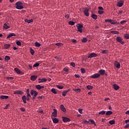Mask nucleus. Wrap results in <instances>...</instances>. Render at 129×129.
Instances as JSON below:
<instances>
[{
	"instance_id": "obj_64",
	"label": "nucleus",
	"mask_w": 129,
	"mask_h": 129,
	"mask_svg": "<svg viewBox=\"0 0 129 129\" xmlns=\"http://www.w3.org/2000/svg\"><path fill=\"white\" fill-rule=\"evenodd\" d=\"M79 112H80V113L82 114L83 113L82 109H79Z\"/></svg>"
},
{
	"instance_id": "obj_9",
	"label": "nucleus",
	"mask_w": 129,
	"mask_h": 129,
	"mask_svg": "<svg viewBox=\"0 0 129 129\" xmlns=\"http://www.w3.org/2000/svg\"><path fill=\"white\" fill-rule=\"evenodd\" d=\"M62 119L63 122H69L71 121V119L70 118L67 117H62Z\"/></svg>"
},
{
	"instance_id": "obj_16",
	"label": "nucleus",
	"mask_w": 129,
	"mask_h": 129,
	"mask_svg": "<svg viewBox=\"0 0 129 129\" xmlns=\"http://www.w3.org/2000/svg\"><path fill=\"white\" fill-rule=\"evenodd\" d=\"M110 23L111 24H113V25H115V24H119V22H117V21H115L114 20H111L110 21Z\"/></svg>"
},
{
	"instance_id": "obj_59",
	"label": "nucleus",
	"mask_w": 129,
	"mask_h": 129,
	"mask_svg": "<svg viewBox=\"0 0 129 129\" xmlns=\"http://www.w3.org/2000/svg\"><path fill=\"white\" fill-rule=\"evenodd\" d=\"M105 22H109V23H110V22H111V20H109V19H106V20H105Z\"/></svg>"
},
{
	"instance_id": "obj_11",
	"label": "nucleus",
	"mask_w": 129,
	"mask_h": 129,
	"mask_svg": "<svg viewBox=\"0 0 129 129\" xmlns=\"http://www.w3.org/2000/svg\"><path fill=\"white\" fill-rule=\"evenodd\" d=\"M53 112H52V116H53L55 117H57V111L56 109H53Z\"/></svg>"
},
{
	"instance_id": "obj_40",
	"label": "nucleus",
	"mask_w": 129,
	"mask_h": 129,
	"mask_svg": "<svg viewBox=\"0 0 129 129\" xmlns=\"http://www.w3.org/2000/svg\"><path fill=\"white\" fill-rule=\"evenodd\" d=\"M4 28L5 29H6V30H7L8 29H9L10 28V26H8L7 25V24H4Z\"/></svg>"
},
{
	"instance_id": "obj_18",
	"label": "nucleus",
	"mask_w": 129,
	"mask_h": 129,
	"mask_svg": "<svg viewBox=\"0 0 129 129\" xmlns=\"http://www.w3.org/2000/svg\"><path fill=\"white\" fill-rule=\"evenodd\" d=\"M16 36V35L15 33H12L9 34L8 36L7 37V39H10V38H11V37Z\"/></svg>"
},
{
	"instance_id": "obj_20",
	"label": "nucleus",
	"mask_w": 129,
	"mask_h": 129,
	"mask_svg": "<svg viewBox=\"0 0 129 129\" xmlns=\"http://www.w3.org/2000/svg\"><path fill=\"white\" fill-rule=\"evenodd\" d=\"M10 47H11V45L9 44H5L4 45V47L5 49H9Z\"/></svg>"
},
{
	"instance_id": "obj_31",
	"label": "nucleus",
	"mask_w": 129,
	"mask_h": 129,
	"mask_svg": "<svg viewBox=\"0 0 129 129\" xmlns=\"http://www.w3.org/2000/svg\"><path fill=\"white\" fill-rule=\"evenodd\" d=\"M23 3H21V1H18L15 4V6H20L22 5Z\"/></svg>"
},
{
	"instance_id": "obj_7",
	"label": "nucleus",
	"mask_w": 129,
	"mask_h": 129,
	"mask_svg": "<svg viewBox=\"0 0 129 129\" xmlns=\"http://www.w3.org/2000/svg\"><path fill=\"white\" fill-rule=\"evenodd\" d=\"M97 56V54L95 53H92L89 54L88 58H93V57H96Z\"/></svg>"
},
{
	"instance_id": "obj_50",
	"label": "nucleus",
	"mask_w": 129,
	"mask_h": 129,
	"mask_svg": "<svg viewBox=\"0 0 129 129\" xmlns=\"http://www.w3.org/2000/svg\"><path fill=\"white\" fill-rule=\"evenodd\" d=\"M98 13L99 15H102L103 14L104 12L103 11V10H99Z\"/></svg>"
},
{
	"instance_id": "obj_13",
	"label": "nucleus",
	"mask_w": 129,
	"mask_h": 129,
	"mask_svg": "<svg viewBox=\"0 0 129 129\" xmlns=\"http://www.w3.org/2000/svg\"><path fill=\"white\" fill-rule=\"evenodd\" d=\"M52 121L54 122V123L56 124L59 122V119L57 118H52Z\"/></svg>"
},
{
	"instance_id": "obj_39",
	"label": "nucleus",
	"mask_w": 129,
	"mask_h": 129,
	"mask_svg": "<svg viewBox=\"0 0 129 129\" xmlns=\"http://www.w3.org/2000/svg\"><path fill=\"white\" fill-rule=\"evenodd\" d=\"M89 121L91 122V123L94 124L95 125H96V123L95 122L94 120H93V119H89Z\"/></svg>"
},
{
	"instance_id": "obj_58",
	"label": "nucleus",
	"mask_w": 129,
	"mask_h": 129,
	"mask_svg": "<svg viewBox=\"0 0 129 129\" xmlns=\"http://www.w3.org/2000/svg\"><path fill=\"white\" fill-rule=\"evenodd\" d=\"M63 71H65L66 72H68L69 71V70L66 68L63 69Z\"/></svg>"
},
{
	"instance_id": "obj_3",
	"label": "nucleus",
	"mask_w": 129,
	"mask_h": 129,
	"mask_svg": "<svg viewBox=\"0 0 129 129\" xmlns=\"http://www.w3.org/2000/svg\"><path fill=\"white\" fill-rule=\"evenodd\" d=\"M114 66L117 69H120V63L119 62H118L117 60H116L114 62Z\"/></svg>"
},
{
	"instance_id": "obj_19",
	"label": "nucleus",
	"mask_w": 129,
	"mask_h": 129,
	"mask_svg": "<svg viewBox=\"0 0 129 129\" xmlns=\"http://www.w3.org/2000/svg\"><path fill=\"white\" fill-rule=\"evenodd\" d=\"M16 8L17 9V10H22L24 9V7L22 5H18L16 6Z\"/></svg>"
},
{
	"instance_id": "obj_23",
	"label": "nucleus",
	"mask_w": 129,
	"mask_h": 129,
	"mask_svg": "<svg viewBox=\"0 0 129 129\" xmlns=\"http://www.w3.org/2000/svg\"><path fill=\"white\" fill-rule=\"evenodd\" d=\"M22 100L23 101V103H27V98L25 96V95H24L23 97H22Z\"/></svg>"
},
{
	"instance_id": "obj_44",
	"label": "nucleus",
	"mask_w": 129,
	"mask_h": 129,
	"mask_svg": "<svg viewBox=\"0 0 129 129\" xmlns=\"http://www.w3.org/2000/svg\"><path fill=\"white\" fill-rule=\"evenodd\" d=\"M105 113H106V111L104 110L101 111L98 113L99 114H104Z\"/></svg>"
},
{
	"instance_id": "obj_2",
	"label": "nucleus",
	"mask_w": 129,
	"mask_h": 129,
	"mask_svg": "<svg viewBox=\"0 0 129 129\" xmlns=\"http://www.w3.org/2000/svg\"><path fill=\"white\" fill-rule=\"evenodd\" d=\"M116 40L117 41V42L121 43L122 45L124 44V41H122L123 39L120 36L116 37Z\"/></svg>"
},
{
	"instance_id": "obj_41",
	"label": "nucleus",
	"mask_w": 129,
	"mask_h": 129,
	"mask_svg": "<svg viewBox=\"0 0 129 129\" xmlns=\"http://www.w3.org/2000/svg\"><path fill=\"white\" fill-rule=\"evenodd\" d=\"M56 87H57L58 89H62L64 88V87L62 86L56 85Z\"/></svg>"
},
{
	"instance_id": "obj_53",
	"label": "nucleus",
	"mask_w": 129,
	"mask_h": 129,
	"mask_svg": "<svg viewBox=\"0 0 129 129\" xmlns=\"http://www.w3.org/2000/svg\"><path fill=\"white\" fill-rule=\"evenodd\" d=\"M81 73H85V69L84 68L81 69Z\"/></svg>"
},
{
	"instance_id": "obj_34",
	"label": "nucleus",
	"mask_w": 129,
	"mask_h": 129,
	"mask_svg": "<svg viewBox=\"0 0 129 129\" xmlns=\"http://www.w3.org/2000/svg\"><path fill=\"white\" fill-rule=\"evenodd\" d=\"M93 88V87L91 85H88L87 86V89H88L89 90H91Z\"/></svg>"
},
{
	"instance_id": "obj_37",
	"label": "nucleus",
	"mask_w": 129,
	"mask_h": 129,
	"mask_svg": "<svg viewBox=\"0 0 129 129\" xmlns=\"http://www.w3.org/2000/svg\"><path fill=\"white\" fill-rule=\"evenodd\" d=\"M11 59V57L9 56H6L5 58V60L6 61H8L9 60Z\"/></svg>"
},
{
	"instance_id": "obj_22",
	"label": "nucleus",
	"mask_w": 129,
	"mask_h": 129,
	"mask_svg": "<svg viewBox=\"0 0 129 129\" xmlns=\"http://www.w3.org/2000/svg\"><path fill=\"white\" fill-rule=\"evenodd\" d=\"M113 87L115 91H117L119 89V87L116 84H114Z\"/></svg>"
},
{
	"instance_id": "obj_46",
	"label": "nucleus",
	"mask_w": 129,
	"mask_h": 129,
	"mask_svg": "<svg viewBox=\"0 0 129 129\" xmlns=\"http://www.w3.org/2000/svg\"><path fill=\"white\" fill-rule=\"evenodd\" d=\"M30 53H31V54L32 55L34 54L35 51L32 48L30 49Z\"/></svg>"
},
{
	"instance_id": "obj_17",
	"label": "nucleus",
	"mask_w": 129,
	"mask_h": 129,
	"mask_svg": "<svg viewBox=\"0 0 129 129\" xmlns=\"http://www.w3.org/2000/svg\"><path fill=\"white\" fill-rule=\"evenodd\" d=\"M1 99L2 100L8 99H9V96H8V95H1Z\"/></svg>"
},
{
	"instance_id": "obj_33",
	"label": "nucleus",
	"mask_w": 129,
	"mask_h": 129,
	"mask_svg": "<svg viewBox=\"0 0 129 129\" xmlns=\"http://www.w3.org/2000/svg\"><path fill=\"white\" fill-rule=\"evenodd\" d=\"M35 46L37 47H40L41 46V44L39 43L38 42L35 43Z\"/></svg>"
},
{
	"instance_id": "obj_30",
	"label": "nucleus",
	"mask_w": 129,
	"mask_h": 129,
	"mask_svg": "<svg viewBox=\"0 0 129 129\" xmlns=\"http://www.w3.org/2000/svg\"><path fill=\"white\" fill-rule=\"evenodd\" d=\"M63 45V44L61 43L60 42H58L57 43H55V45L57 46H58V47L62 46Z\"/></svg>"
},
{
	"instance_id": "obj_4",
	"label": "nucleus",
	"mask_w": 129,
	"mask_h": 129,
	"mask_svg": "<svg viewBox=\"0 0 129 129\" xmlns=\"http://www.w3.org/2000/svg\"><path fill=\"white\" fill-rule=\"evenodd\" d=\"M100 76V75L99 74H95L91 76V78L92 79H98L99 77Z\"/></svg>"
},
{
	"instance_id": "obj_38",
	"label": "nucleus",
	"mask_w": 129,
	"mask_h": 129,
	"mask_svg": "<svg viewBox=\"0 0 129 129\" xmlns=\"http://www.w3.org/2000/svg\"><path fill=\"white\" fill-rule=\"evenodd\" d=\"M38 95V93L36 92L35 93V94L33 95V97H32V100H35V97Z\"/></svg>"
},
{
	"instance_id": "obj_49",
	"label": "nucleus",
	"mask_w": 129,
	"mask_h": 129,
	"mask_svg": "<svg viewBox=\"0 0 129 129\" xmlns=\"http://www.w3.org/2000/svg\"><path fill=\"white\" fill-rule=\"evenodd\" d=\"M36 88L38 89V90H40L41 89V86L40 85H37L36 86Z\"/></svg>"
},
{
	"instance_id": "obj_55",
	"label": "nucleus",
	"mask_w": 129,
	"mask_h": 129,
	"mask_svg": "<svg viewBox=\"0 0 129 129\" xmlns=\"http://www.w3.org/2000/svg\"><path fill=\"white\" fill-rule=\"evenodd\" d=\"M127 22V21H125V20H122L120 22V24H124L125 23Z\"/></svg>"
},
{
	"instance_id": "obj_57",
	"label": "nucleus",
	"mask_w": 129,
	"mask_h": 129,
	"mask_svg": "<svg viewBox=\"0 0 129 129\" xmlns=\"http://www.w3.org/2000/svg\"><path fill=\"white\" fill-rule=\"evenodd\" d=\"M6 79L7 80H13V79H14V78L13 77H8L6 78Z\"/></svg>"
},
{
	"instance_id": "obj_52",
	"label": "nucleus",
	"mask_w": 129,
	"mask_h": 129,
	"mask_svg": "<svg viewBox=\"0 0 129 129\" xmlns=\"http://www.w3.org/2000/svg\"><path fill=\"white\" fill-rule=\"evenodd\" d=\"M21 110V111H22V112H25V110H26V109H25V108H24V107H20V109Z\"/></svg>"
},
{
	"instance_id": "obj_27",
	"label": "nucleus",
	"mask_w": 129,
	"mask_h": 129,
	"mask_svg": "<svg viewBox=\"0 0 129 129\" xmlns=\"http://www.w3.org/2000/svg\"><path fill=\"white\" fill-rule=\"evenodd\" d=\"M111 34H116V35H118L119 34V32L114 31V30H112L111 31Z\"/></svg>"
},
{
	"instance_id": "obj_47",
	"label": "nucleus",
	"mask_w": 129,
	"mask_h": 129,
	"mask_svg": "<svg viewBox=\"0 0 129 129\" xmlns=\"http://www.w3.org/2000/svg\"><path fill=\"white\" fill-rule=\"evenodd\" d=\"M107 53H108V50L106 49L103 50V51L102 52V54H106Z\"/></svg>"
},
{
	"instance_id": "obj_62",
	"label": "nucleus",
	"mask_w": 129,
	"mask_h": 129,
	"mask_svg": "<svg viewBox=\"0 0 129 129\" xmlns=\"http://www.w3.org/2000/svg\"><path fill=\"white\" fill-rule=\"evenodd\" d=\"M98 9H99V10L102 11V10H103V8L101 6H99V7H98Z\"/></svg>"
},
{
	"instance_id": "obj_61",
	"label": "nucleus",
	"mask_w": 129,
	"mask_h": 129,
	"mask_svg": "<svg viewBox=\"0 0 129 129\" xmlns=\"http://www.w3.org/2000/svg\"><path fill=\"white\" fill-rule=\"evenodd\" d=\"M10 104L6 105V106L4 107V109H7L9 107Z\"/></svg>"
},
{
	"instance_id": "obj_56",
	"label": "nucleus",
	"mask_w": 129,
	"mask_h": 129,
	"mask_svg": "<svg viewBox=\"0 0 129 129\" xmlns=\"http://www.w3.org/2000/svg\"><path fill=\"white\" fill-rule=\"evenodd\" d=\"M84 123L85 124H90V122L89 121H87V120L84 121Z\"/></svg>"
},
{
	"instance_id": "obj_48",
	"label": "nucleus",
	"mask_w": 129,
	"mask_h": 129,
	"mask_svg": "<svg viewBox=\"0 0 129 129\" xmlns=\"http://www.w3.org/2000/svg\"><path fill=\"white\" fill-rule=\"evenodd\" d=\"M124 37L125 39H129V34H125L124 35Z\"/></svg>"
},
{
	"instance_id": "obj_10",
	"label": "nucleus",
	"mask_w": 129,
	"mask_h": 129,
	"mask_svg": "<svg viewBox=\"0 0 129 129\" xmlns=\"http://www.w3.org/2000/svg\"><path fill=\"white\" fill-rule=\"evenodd\" d=\"M39 81H39L38 83H45V82H46L47 81V79L46 78H39Z\"/></svg>"
},
{
	"instance_id": "obj_24",
	"label": "nucleus",
	"mask_w": 129,
	"mask_h": 129,
	"mask_svg": "<svg viewBox=\"0 0 129 129\" xmlns=\"http://www.w3.org/2000/svg\"><path fill=\"white\" fill-rule=\"evenodd\" d=\"M25 22L29 23V24L32 23L34 21V20L32 19H31V20L25 19Z\"/></svg>"
},
{
	"instance_id": "obj_25",
	"label": "nucleus",
	"mask_w": 129,
	"mask_h": 129,
	"mask_svg": "<svg viewBox=\"0 0 129 129\" xmlns=\"http://www.w3.org/2000/svg\"><path fill=\"white\" fill-rule=\"evenodd\" d=\"M69 91H70V90L63 91V92H62V95L63 96H66V95H67V93L68 92H69Z\"/></svg>"
},
{
	"instance_id": "obj_21",
	"label": "nucleus",
	"mask_w": 129,
	"mask_h": 129,
	"mask_svg": "<svg viewBox=\"0 0 129 129\" xmlns=\"http://www.w3.org/2000/svg\"><path fill=\"white\" fill-rule=\"evenodd\" d=\"M123 5V3H122L121 1H120L117 4V6L119 7H121Z\"/></svg>"
},
{
	"instance_id": "obj_35",
	"label": "nucleus",
	"mask_w": 129,
	"mask_h": 129,
	"mask_svg": "<svg viewBox=\"0 0 129 129\" xmlns=\"http://www.w3.org/2000/svg\"><path fill=\"white\" fill-rule=\"evenodd\" d=\"M35 93H37V92L35 90H31L30 91V94L31 95H34Z\"/></svg>"
},
{
	"instance_id": "obj_12",
	"label": "nucleus",
	"mask_w": 129,
	"mask_h": 129,
	"mask_svg": "<svg viewBox=\"0 0 129 129\" xmlns=\"http://www.w3.org/2000/svg\"><path fill=\"white\" fill-rule=\"evenodd\" d=\"M60 108L62 112H66L67 109H66V107H64L63 105H61L60 106Z\"/></svg>"
},
{
	"instance_id": "obj_14",
	"label": "nucleus",
	"mask_w": 129,
	"mask_h": 129,
	"mask_svg": "<svg viewBox=\"0 0 129 129\" xmlns=\"http://www.w3.org/2000/svg\"><path fill=\"white\" fill-rule=\"evenodd\" d=\"M37 79V76H31L30 77V79L32 81H35Z\"/></svg>"
},
{
	"instance_id": "obj_6",
	"label": "nucleus",
	"mask_w": 129,
	"mask_h": 129,
	"mask_svg": "<svg viewBox=\"0 0 129 129\" xmlns=\"http://www.w3.org/2000/svg\"><path fill=\"white\" fill-rule=\"evenodd\" d=\"M15 71L17 73V74H19V75H24V73L23 72H22L21 71V70H20L18 68H15L14 69Z\"/></svg>"
},
{
	"instance_id": "obj_36",
	"label": "nucleus",
	"mask_w": 129,
	"mask_h": 129,
	"mask_svg": "<svg viewBox=\"0 0 129 129\" xmlns=\"http://www.w3.org/2000/svg\"><path fill=\"white\" fill-rule=\"evenodd\" d=\"M109 123L111 125L114 124L115 123V121H114V120H111L109 121Z\"/></svg>"
},
{
	"instance_id": "obj_54",
	"label": "nucleus",
	"mask_w": 129,
	"mask_h": 129,
	"mask_svg": "<svg viewBox=\"0 0 129 129\" xmlns=\"http://www.w3.org/2000/svg\"><path fill=\"white\" fill-rule=\"evenodd\" d=\"M71 66L73 67H75V62H71Z\"/></svg>"
},
{
	"instance_id": "obj_63",
	"label": "nucleus",
	"mask_w": 129,
	"mask_h": 129,
	"mask_svg": "<svg viewBox=\"0 0 129 129\" xmlns=\"http://www.w3.org/2000/svg\"><path fill=\"white\" fill-rule=\"evenodd\" d=\"M65 18L66 19H69L70 18V16L69 15V14H67L65 15Z\"/></svg>"
},
{
	"instance_id": "obj_60",
	"label": "nucleus",
	"mask_w": 129,
	"mask_h": 129,
	"mask_svg": "<svg viewBox=\"0 0 129 129\" xmlns=\"http://www.w3.org/2000/svg\"><path fill=\"white\" fill-rule=\"evenodd\" d=\"M124 128H129V123L126 124V125L124 126Z\"/></svg>"
},
{
	"instance_id": "obj_8",
	"label": "nucleus",
	"mask_w": 129,
	"mask_h": 129,
	"mask_svg": "<svg viewBox=\"0 0 129 129\" xmlns=\"http://www.w3.org/2000/svg\"><path fill=\"white\" fill-rule=\"evenodd\" d=\"M24 93L22 92V91H20V90H16L14 94H15V95H23Z\"/></svg>"
},
{
	"instance_id": "obj_29",
	"label": "nucleus",
	"mask_w": 129,
	"mask_h": 129,
	"mask_svg": "<svg viewBox=\"0 0 129 129\" xmlns=\"http://www.w3.org/2000/svg\"><path fill=\"white\" fill-rule=\"evenodd\" d=\"M91 17L94 20H96L97 19V16L96 15V14H93Z\"/></svg>"
},
{
	"instance_id": "obj_42",
	"label": "nucleus",
	"mask_w": 129,
	"mask_h": 129,
	"mask_svg": "<svg viewBox=\"0 0 129 129\" xmlns=\"http://www.w3.org/2000/svg\"><path fill=\"white\" fill-rule=\"evenodd\" d=\"M16 44H17V45H18V46H21V41H20L19 40H17V41H16Z\"/></svg>"
},
{
	"instance_id": "obj_51",
	"label": "nucleus",
	"mask_w": 129,
	"mask_h": 129,
	"mask_svg": "<svg viewBox=\"0 0 129 129\" xmlns=\"http://www.w3.org/2000/svg\"><path fill=\"white\" fill-rule=\"evenodd\" d=\"M75 91L76 92L79 93V92H80L81 91V90L80 89H76L75 90Z\"/></svg>"
},
{
	"instance_id": "obj_43",
	"label": "nucleus",
	"mask_w": 129,
	"mask_h": 129,
	"mask_svg": "<svg viewBox=\"0 0 129 129\" xmlns=\"http://www.w3.org/2000/svg\"><path fill=\"white\" fill-rule=\"evenodd\" d=\"M69 24H70L71 26H74L75 22L74 21H69Z\"/></svg>"
},
{
	"instance_id": "obj_5",
	"label": "nucleus",
	"mask_w": 129,
	"mask_h": 129,
	"mask_svg": "<svg viewBox=\"0 0 129 129\" xmlns=\"http://www.w3.org/2000/svg\"><path fill=\"white\" fill-rule=\"evenodd\" d=\"M89 9L86 8V9H85V10L83 11L84 15L85 16H86L87 17H88L89 16Z\"/></svg>"
},
{
	"instance_id": "obj_26",
	"label": "nucleus",
	"mask_w": 129,
	"mask_h": 129,
	"mask_svg": "<svg viewBox=\"0 0 129 129\" xmlns=\"http://www.w3.org/2000/svg\"><path fill=\"white\" fill-rule=\"evenodd\" d=\"M113 113V112L111 111H107L106 113V115L109 116L110 114H112Z\"/></svg>"
},
{
	"instance_id": "obj_28",
	"label": "nucleus",
	"mask_w": 129,
	"mask_h": 129,
	"mask_svg": "<svg viewBox=\"0 0 129 129\" xmlns=\"http://www.w3.org/2000/svg\"><path fill=\"white\" fill-rule=\"evenodd\" d=\"M51 92L54 94H57V91L56 89H54V88H52L51 89Z\"/></svg>"
},
{
	"instance_id": "obj_32",
	"label": "nucleus",
	"mask_w": 129,
	"mask_h": 129,
	"mask_svg": "<svg viewBox=\"0 0 129 129\" xmlns=\"http://www.w3.org/2000/svg\"><path fill=\"white\" fill-rule=\"evenodd\" d=\"M87 41H88V39H87V38L86 37L83 38L82 39V42L83 43H86V42H87Z\"/></svg>"
},
{
	"instance_id": "obj_15",
	"label": "nucleus",
	"mask_w": 129,
	"mask_h": 129,
	"mask_svg": "<svg viewBox=\"0 0 129 129\" xmlns=\"http://www.w3.org/2000/svg\"><path fill=\"white\" fill-rule=\"evenodd\" d=\"M98 73H100L99 74L101 75H104L105 73V70H100L99 71Z\"/></svg>"
},
{
	"instance_id": "obj_45",
	"label": "nucleus",
	"mask_w": 129,
	"mask_h": 129,
	"mask_svg": "<svg viewBox=\"0 0 129 129\" xmlns=\"http://www.w3.org/2000/svg\"><path fill=\"white\" fill-rule=\"evenodd\" d=\"M40 64L38 62H36L35 64L33 65V68L38 67Z\"/></svg>"
},
{
	"instance_id": "obj_1",
	"label": "nucleus",
	"mask_w": 129,
	"mask_h": 129,
	"mask_svg": "<svg viewBox=\"0 0 129 129\" xmlns=\"http://www.w3.org/2000/svg\"><path fill=\"white\" fill-rule=\"evenodd\" d=\"M76 27L78 29V31L82 33L83 32L82 28H83V25L81 24H78L76 25Z\"/></svg>"
}]
</instances>
